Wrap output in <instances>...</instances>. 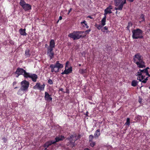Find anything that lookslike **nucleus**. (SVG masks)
I'll return each instance as SVG.
<instances>
[{
	"label": "nucleus",
	"instance_id": "obj_17",
	"mask_svg": "<svg viewBox=\"0 0 150 150\" xmlns=\"http://www.w3.org/2000/svg\"><path fill=\"white\" fill-rule=\"evenodd\" d=\"M100 130L99 129H97L96 132H95L94 135L95 136V137H97L98 138V137L100 135Z\"/></svg>",
	"mask_w": 150,
	"mask_h": 150
},
{
	"label": "nucleus",
	"instance_id": "obj_48",
	"mask_svg": "<svg viewBox=\"0 0 150 150\" xmlns=\"http://www.w3.org/2000/svg\"><path fill=\"white\" fill-rule=\"evenodd\" d=\"M62 91V92H64L63 91V89H62V88H59V91Z\"/></svg>",
	"mask_w": 150,
	"mask_h": 150
},
{
	"label": "nucleus",
	"instance_id": "obj_7",
	"mask_svg": "<svg viewBox=\"0 0 150 150\" xmlns=\"http://www.w3.org/2000/svg\"><path fill=\"white\" fill-rule=\"evenodd\" d=\"M21 87L24 91H27L29 86V83L26 80H24L21 83Z\"/></svg>",
	"mask_w": 150,
	"mask_h": 150
},
{
	"label": "nucleus",
	"instance_id": "obj_47",
	"mask_svg": "<svg viewBox=\"0 0 150 150\" xmlns=\"http://www.w3.org/2000/svg\"><path fill=\"white\" fill-rule=\"evenodd\" d=\"M72 10V8H70L69 10L68 11V14L69 15V13Z\"/></svg>",
	"mask_w": 150,
	"mask_h": 150
},
{
	"label": "nucleus",
	"instance_id": "obj_2",
	"mask_svg": "<svg viewBox=\"0 0 150 150\" xmlns=\"http://www.w3.org/2000/svg\"><path fill=\"white\" fill-rule=\"evenodd\" d=\"M84 33V31H74L73 33L69 34L68 37L72 38L74 40L79 39L81 38H83L86 36L81 35Z\"/></svg>",
	"mask_w": 150,
	"mask_h": 150
},
{
	"label": "nucleus",
	"instance_id": "obj_38",
	"mask_svg": "<svg viewBox=\"0 0 150 150\" xmlns=\"http://www.w3.org/2000/svg\"><path fill=\"white\" fill-rule=\"evenodd\" d=\"M146 69H139V71H141V73H142V74H145L146 72H147L146 71Z\"/></svg>",
	"mask_w": 150,
	"mask_h": 150
},
{
	"label": "nucleus",
	"instance_id": "obj_36",
	"mask_svg": "<svg viewBox=\"0 0 150 150\" xmlns=\"http://www.w3.org/2000/svg\"><path fill=\"white\" fill-rule=\"evenodd\" d=\"M142 75V73H141V71H139V69L138 71L137 72V73L136 74V76H140Z\"/></svg>",
	"mask_w": 150,
	"mask_h": 150
},
{
	"label": "nucleus",
	"instance_id": "obj_32",
	"mask_svg": "<svg viewBox=\"0 0 150 150\" xmlns=\"http://www.w3.org/2000/svg\"><path fill=\"white\" fill-rule=\"evenodd\" d=\"M123 8L120 5H119V6H118V7H115V10H122Z\"/></svg>",
	"mask_w": 150,
	"mask_h": 150
},
{
	"label": "nucleus",
	"instance_id": "obj_59",
	"mask_svg": "<svg viewBox=\"0 0 150 150\" xmlns=\"http://www.w3.org/2000/svg\"><path fill=\"white\" fill-rule=\"evenodd\" d=\"M149 89H150V86H149Z\"/></svg>",
	"mask_w": 150,
	"mask_h": 150
},
{
	"label": "nucleus",
	"instance_id": "obj_54",
	"mask_svg": "<svg viewBox=\"0 0 150 150\" xmlns=\"http://www.w3.org/2000/svg\"><path fill=\"white\" fill-rule=\"evenodd\" d=\"M84 150H90V149H88L87 148H85L84 149Z\"/></svg>",
	"mask_w": 150,
	"mask_h": 150
},
{
	"label": "nucleus",
	"instance_id": "obj_56",
	"mask_svg": "<svg viewBox=\"0 0 150 150\" xmlns=\"http://www.w3.org/2000/svg\"><path fill=\"white\" fill-rule=\"evenodd\" d=\"M44 150H48L47 149V148H45Z\"/></svg>",
	"mask_w": 150,
	"mask_h": 150
},
{
	"label": "nucleus",
	"instance_id": "obj_35",
	"mask_svg": "<svg viewBox=\"0 0 150 150\" xmlns=\"http://www.w3.org/2000/svg\"><path fill=\"white\" fill-rule=\"evenodd\" d=\"M126 0H122V2L120 5L122 8H123L124 4H126Z\"/></svg>",
	"mask_w": 150,
	"mask_h": 150
},
{
	"label": "nucleus",
	"instance_id": "obj_24",
	"mask_svg": "<svg viewBox=\"0 0 150 150\" xmlns=\"http://www.w3.org/2000/svg\"><path fill=\"white\" fill-rule=\"evenodd\" d=\"M106 17H104L103 18L102 20L101 21V25L103 26L105 25V22H106Z\"/></svg>",
	"mask_w": 150,
	"mask_h": 150
},
{
	"label": "nucleus",
	"instance_id": "obj_6",
	"mask_svg": "<svg viewBox=\"0 0 150 150\" xmlns=\"http://www.w3.org/2000/svg\"><path fill=\"white\" fill-rule=\"evenodd\" d=\"M28 72H27L23 68L18 67L16 69L15 72V74L17 75L16 76V77H18L20 75H23L24 77L25 78Z\"/></svg>",
	"mask_w": 150,
	"mask_h": 150
},
{
	"label": "nucleus",
	"instance_id": "obj_23",
	"mask_svg": "<svg viewBox=\"0 0 150 150\" xmlns=\"http://www.w3.org/2000/svg\"><path fill=\"white\" fill-rule=\"evenodd\" d=\"M145 77V76L143 75L140 76H138L137 77V79L139 80V81L142 82V81L143 80Z\"/></svg>",
	"mask_w": 150,
	"mask_h": 150
},
{
	"label": "nucleus",
	"instance_id": "obj_53",
	"mask_svg": "<svg viewBox=\"0 0 150 150\" xmlns=\"http://www.w3.org/2000/svg\"><path fill=\"white\" fill-rule=\"evenodd\" d=\"M87 18H89L91 19H92L93 18V17H91V16H87Z\"/></svg>",
	"mask_w": 150,
	"mask_h": 150
},
{
	"label": "nucleus",
	"instance_id": "obj_21",
	"mask_svg": "<svg viewBox=\"0 0 150 150\" xmlns=\"http://www.w3.org/2000/svg\"><path fill=\"white\" fill-rule=\"evenodd\" d=\"M138 83L137 81L136 80H133L131 83V85L133 87L136 86Z\"/></svg>",
	"mask_w": 150,
	"mask_h": 150
},
{
	"label": "nucleus",
	"instance_id": "obj_10",
	"mask_svg": "<svg viewBox=\"0 0 150 150\" xmlns=\"http://www.w3.org/2000/svg\"><path fill=\"white\" fill-rule=\"evenodd\" d=\"M72 71V67H71L70 68L68 69H65L64 71L62 72L61 73V74L62 75H64V74H69L71 73Z\"/></svg>",
	"mask_w": 150,
	"mask_h": 150
},
{
	"label": "nucleus",
	"instance_id": "obj_44",
	"mask_svg": "<svg viewBox=\"0 0 150 150\" xmlns=\"http://www.w3.org/2000/svg\"><path fill=\"white\" fill-rule=\"evenodd\" d=\"M108 14V12H107L106 11V10H104V17H106V15L107 14Z\"/></svg>",
	"mask_w": 150,
	"mask_h": 150
},
{
	"label": "nucleus",
	"instance_id": "obj_51",
	"mask_svg": "<svg viewBox=\"0 0 150 150\" xmlns=\"http://www.w3.org/2000/svg\"><path fill=\"white\" fill-rule=\"evenodd\" d=\"M134 0H127L128 1H129L130 2H132Z\"/></svg>",
	"mask_w": 150,
	"mask_h": 150
},
{
	"label": "nucleus",
	"instance_id": "obj_20",
	"mask_svg": "<svg viewBox=\"0 0 150 150\" xmlns=\"http://www.w3.org/2000/svg\"><path fill=\"white\" fill-rule=\"evenodd\" d=\"M87 70L86 69H80L79 70V72L81 74H84L87 73Z\"/></svg>",
	"mask_w": 150,
	"mask_h": 150
},
{
	"label": "nucleus",
	"instance_id": "obj_49",
	"mask_svg": "<svg viewBox=\"0 0 150 150\" xmlns=\"http://www.w3.org/2000/svg\"><path fill=\"white\" fill-rule=\"evenodd\" d=\"M17 83V82L16 81H14L13 82V86H14V85H16Z\"/></svg>",
	"mask_w": 150,
	"mask_h": 150
},
{
	"label": "nucleus",
	"instance_id": "obj_34",
	"mask_svg": "<svg viewBox=\"0 0 150 150\" xmlns=\"http://www.w3.org/2000/svg\"><path fill=\"white\" fill-rule=\"evenodd\" d=\"M130 124V119L129 118H127V121L126 122V123H125V125H128V126H129V125Z\"/></svg>",
	"mask_w": 150,
	"mask_h": 150
},
{
	"label": "nucleus",
	"instance_id": "obj_37",
	"mask_svg": "<svg viewBox=\"0 0 150 150\" xmlns=\"http://www.w3.org/2000/svg\"><path fill=\"white\" fill-rule=\"evenodd\" d=\"M108 30V28L106 26H105L103 28L101 29V31L102 32H105V30Z\"/></svg>",
	"mask_w": 150,
	"mask_h": 150
},
{
	"label": "nucleus",
	"instance_id": "obj_52",
	"mask_svg": "<svg viewBox=\"0 0 150 150\" xmlns=\"http://www.w3.org/2000/svg\"><path fill=\"white\" fill-rule=\"evenodd\" d=\"M62 19V17L61 16H60L59 18V20H61Z\"/></svg>",
	"mask_w": 150,
	"mask_h": 150
},
{
	"label": "nucleus",
	"instance_id": "obj_29",
	"mask_svg": "<svg viewBox=\"0 0 150 150\" xmlns=\"http://www.w3.org/2000/svg\"><path fill=\"white\" fill-rule=\"evenodd\" d=\"M81 24L82 25L83 24H84V25L86 26V28H89V26L87 25L86 22L85 21H84L83 22H81Z\"/></svg>",
	"mask_w": 150,
	"mask_h": 150
},
{
	"label": "nucleus",
	"instance_id": "obj_43",
	"mask_svg": "<svg viewBox=\"0 0 150 150\" xmlns=\"http://www.w3.org/2000/svg\"><path fill=\"white\" fill-rule=\"evenodd\" d=\"M2 139L3 140L4 142L5 143L6 142H7V139L5 137L2 138Z\"/></svg>",
	"mask_w": 150,
	"mask_h": 150
},
{
	"label": "nucleus",
	"instance_id": "obj_41",
	"mask_svg": "<svg viewBox=\"0 0 150 150\" xmlns=\"http://www.w3.org/2000/svg\"><path fill=\"white\" fill-rule=\"evenodd\" d=\"M91 29L90 28L88 30L85 31V32H85L86 34H88L91 31Z\"/></svg>",
	"mask_w": 150,
	"mask_h": 150
},
{
	"label": "nucleus",
	"instance_id": "obj_39",
	"mask_svg": "<svg viewBox=\"0 0 150 150\" xmlns=\"http://www.w3.org/2000/svg\"><path fill=\"white\" fill-rule=\"evenodd\" d=\"M144 79L142 81V83H146L148 80V77H147L145 79L144 78Z\"/></svg>",
	"mask_w": 150,
	"mask_h": 150
},
{
	"label": "nucleus",
	"instance_id": "obj_15",
	"mask_svg": "<svg viewBox=\"0 0 150 150\" xmlns=\"http://www.w3.org/2000/svg\"><path fill=\"white\" fill-rule=\"evenodd\" d=\"M112 9V6L111 5H110L105 9V10H106V11L108 12V13L110 14L112 13L111 9Z\"/></svg>",
	"mask_w": 150,
	"mask_h": 150
},
{
	"label": "nucleus",
	"instance_id": "obj_40",
	"mask_svg": "<svg viewBox=\"0 0 150 150\" xmlns=\"http://www.w3.org/2000/svg\"><path fill=\"white\" fill-rule=\"evenodd\" d=\"M48 83L50 84H52L53 82L52 80L49 79L48 81Z\"/></svg>",
	"mask_w": 150,
	"mask_h": 150
},
{
	"label": "nucleus",
	"instance_id": "obj_22",
	"mask_svg": "<svg viewBox=\"0 0 150 150\" xmlns=\"http://www.w3.org/2000/svg\"><path fill=\"white\" fill-rule=\"evenodd\" d=\"M25 55L26 57H29L30 56V50L28 49L26 50L25 51Z\"/></svg>",
	"mask_w": 150,
	"mask_h": 150
},
{
	"label": "nucleus",
	"instance_id": "obj_25",
	"mask_svg": "<svg viewBox=\"0 0 150 150\" xmlns=\"http://www.w3.org/2000/svg\"><path fill=\"white\" fill-rule=\"evenodd\" d=\"M95 26L99 30H101L102 28L103 27L101 25L98 24L97 23L95 24Z\"/></svg>",
	"mask_w": 150,
	"mask_h": 150
},
{
	"label": "nucleus",
	"instance_id": "obj_33",
	"mask_svg": "<svg viewBox=\"0 0 150 150\" xmlns=\"http://www.w3.org/2000/svg\"><path fill=\"white\" fill-rule=\"evenodd\" d=\"M140 17L142 19V20L141 21V22L145 21L144 15L143 14H142L141 15ZM140 22H141V21H140Z\"/></svg>",
	"mask_w": 150,
	"mask_h": 150
},
{
	"label": "nucleus",
	"instance_id": "obj_45",
	"mask_svg": "<svg viewBox=\"0 0 150 150\" xmlns=\"http://www.w3.org/2000/svg\"><path fill=\"white\" fill-rule=\"evenodd\" d=\"M145 74H146V75L148 76L149 77L150 76V74H149V73L148 71L146 72V73H145Z\"/></svg>",
	"mask_w": 150,
	"mask_h": 150
},
{
	"label": "nucleus",
	"instance_id": "obj_50",
	"mask_svg": "<svg viewBox=\"0 0 150 150\" xmlns=\"http://www.w3.org/2000/svg\"><path fill=\"white\" fill-rule=\"evenodd\" d=\"M149 69V67H147L145 69H146V71L147 72H148V69Z\"/></svg>",
	"mask_w": 150,
	"mask_h": 150
},
{
	"label": "nucleus",
	"instance_id": "obj_28",
	"mask_svg": "<svg viewBox=\"0 0 150 150\" xmlns=\"http://www.w3.org/2000/svg\"><path fill=\"white\" fill-rule=\"evenodd\" d=\"M94 137V136L93 135H90L89 136L88 138L89 142H92L93 141Z\"/></svg>",
	"mask_w": 150,
	"mask_h": 150
},
{
	"label": "nucleus",
	"instance_id": "obj_55",
	"mask_svg": "<svg viewBox=\"0 0 150 150\" xmlns=\"http://www.w3.org/2000/svg\"><path fill=\"white\" fill-rule=\"evenodd\" d=\"M88 111H87V112H86V116H88Z\"/></svg>",
	"mask_w": 150,
	"mask_h": 150
},
{
	"label": "nucleus",
	"instance_id": "obj_58",
	"mask_svg": "<svg viewBox=\"0 0 150 150\" xmlns=\"http://www.w3.org/2000/svg\"><path fill=\"white\" fill-rule=\"evenodd\" d=\"M79 66H81V64H79Z\"/></svg>",
	"mask_w": 150,
	"mask_h": 150
},
{
	"label": "nucleus",
	"instance_id": "obj_14",
	"mask_svg": "<svg viewBox=\"0 0 150 150\" xmlns=\"http://www.w3.org/2000/svg\"><path fill=\"white\" fill-rule=\"evenodd\" d=\"M25 29H23L22 28L20 29L19 31L21 35L23 36H26L27 35V33L25 32Z\"/></svg>",
	"mask_w": 150,
	"mask_h": 150
},
{
	"label": "nucleus",
	"instance_id": "obj_57",
	"mask_svg": "<svg viewBox=\"0 0 150 150\" xmlns=\"http://www.w3.org/2000/svg\"><path fill=\"white\" fill-rule=\"evenodd\" d=\"M18 87H15L14 88V89H16V88H18Z\"/></svg>",
	"mask_w": 150,
	"mask_h": 150
},
{
	"label": "nucleus",
	"instance_id": "obj_26",
	"mask_svg": "<svg viewBox=\"0 0 150 150\" xmlns=\"http://www.w3.org/2000/svg\"><path fill=\"white\" fill-rule=\"evenodd\" d=\"M132 24L131 22H129L128 23V25L127 27V30L130 31V28L132 26Z\"/></svg>",
	"mask_w": 150,
	"mask_h": 150
},
{
	"label": "nucleus",
	"instance_id": "obj_30",
	"mask_svg": "<svg viewBox=\"0 0 150 150\" xmlns=\"http://www.w3.org/2000/svg\"><path fill=\"white\" fill-rule=\"evenodd\" d=\"M45 86V85L44 84H43L42 85L40 86V87L39 88V89L41 91H43L44 89Z\"/></svg>",
	"mask_w": 150,
	"mask_h": 150
},
{
	"label": "nucleus",
	"instance_id": "obj_3",
	"mask_svg": "<svg viewBox=\"0 0 150 150\" xmlns=\"http://www.w3.org/2000/svg\"><path fill=\"white\" fill-rule=\"evenodd\" d=\"M132 38L133 39H142L143 36L142 35L143 31L139 28L133 29L132 31Z\"/></svg>",
	"mask_w": 150,
	"mask_h": 150
},
{
	"label": "nucleus",
	"instance_id": "obj_1",
	"mask_svg": "<svg viewBox=\"0 0 150 150\" xmlns=\"http://www.w3.org/2000/svg\"><path fill=\"white\" fill-rule=\"evenodd\" d=\"M133 61L138 67L142 68L146 67L145 62L143 56L139 53H137L133 56Z\"/></svg>",
	"mask_w": 150,
	"mask_h": 150
},
{
	"label": "nucleus",
	"instance_id": "obj_5",
	"mask_svg": "<svg viewBox=\"0 0 150 150\" xmlns=\"http://www.w3.org/2000/svg\"><path fill=\"white\" fill-rule=\"evenodd\" d=\"M19 4L25 11H29L32 9L31 5L28 4H26L25 0H20Z\"/></svg>",
	"mask_w": 150,
	"mask_h": 150
},
{
	"label": "nucleus",
	"instance_id": "obj_61",
	"mask_svg": "<svg viewBox=\"0 0 150 150\" xmlns=\"http://www.w3.org/2000/svg\"><path fill=\"white\" fill-rule=\"evenodd\" d=\"M142 86H141V87H142Z\"/></svg>",
	"mask_w": 150,
	"mask_h": 150
},
{
	"label": "nucleus",
	"instance_id": "obj_8",
	"mask_svg": "<svg viewBox=\"0 0 150 150\" xmlns=\"http://www.w3.org/2000/svg\"><path fill=\"white\" fill-rule=\"evenodd\" d=\"M29 78L31 79L33 82H35L37 81V79L38 78V76L37 75L34 74H31L28 73L25 78Z\"/></svg>",
	"mask_w": 150,
	"mask_h": 150
},
{
	"label": "nucleus",
	"instance_id": "obj_46",
	"mask_svg": "<svg viewBox=\"0 0 150 150\" xmlns=\"http://www.w3.org/2000/svg\"><path fill=\"white\" fill-rule=\"evenodd\" d=\"M66 92H64V93H69V91L68 89H66Z\"/></svg>",
	"mask_w": 150,
	"mask_h": 150
},
{
	"label": "nucleus",
	"instance_id": "obj_12",
	"mask_svg": "<svg viewBox=\"0 0 150 150\" xmlns=\"http://www.w3.org/2000/svg\"><path fill=\"white\" fill-rule=\"evenodd\" d=\"M45 98L46 100L52 101V100L51 96L49 95L48 93L47 92H45Z\"/></svg>",
	"mask_w": 150,
	"mask_h": 150
},
{
	"label": "nucleus",
	"instance_id": "obj_11",
	"mask_svg": "<svg viewBox=\"0 0 150 150\" xmlns=\"http://www.w3.org/2000/svg\"><path fill=\"white\" fill-rule=\"evenodd\" d=\"M64 136H59V137H57L55 138V141H52L53 144L55 143L56 142H58L60 141H62L64 139Z\"/></svg>",
	"mask_w": 150,
	"mask_h": 150
},
{
	"label": "nucleus",
	"instance_id": "obj_19",
	"mask_svg": "<svg viewBox=\"0 0 150 150\" xmlns=\"http://www.w3.org/2000/svg\"><path fill=\"white\" fill-rule=\"evenodd\" d=\"M24 91L22 88H21L18 90L17 93V94L21 96L24 93Z\"/></svg>",
	"mask_w": 150,
	"mask_h": 150
},
{
	"label": "nucleus",
	"instance_id": "obj_60",
	"mask_svg": "<svg viewBox=\"0 0 150 150\" xmlns=\"http://www.w3.org/2000/svg\"><path fill=\"white\" fill-rule=\"evenodd\" d=\"M116 13H117V11H116Z\"/></svg>",
	"mask_w": 150,
	"mask_h": 150
},
{
	"label": "nucleus",
	"instance_id": "obj_31",
	"mask_svg": "<svg viewBox=\"0 0 150 150\" xmlns=\"http://www.w3.org/2000/svg\"><path fill=\"white\" fill-rule=\"evenodd\" d=\"M90 145L92 147H94L96 145L95 142L92 141V142H89Z\"/></svg>",
	"mask_w": 150,
	"mask_h": 150
},
{
	"label": "nucleus",
	"instance_id": "obj_27",
	"mask_svg": "<svg viewBox=\"0 0 150 150\" xmlns=\"http://www.w3.org/2000/svg\"><path fill=\"white\" fill-rule=\"evenodd\" d=\"M40 83H37L35 86L33 87L34 89H39L40 87Z\"/></svg>",
	"mask_w": 150,
	"mask_h": 150
},
{
	"label": "nucleus",
	"instance_id": "obj_4",
	"mask_svg": "<svg viewBox=\"0 0 150 150\" xmlns=\"http://www.w3.org/2000/svg\"><path fill=\"white\" fill-rule=\"evenodd\" d=\"M63 67L62 64H60L59 61H57L54 64H51L50 66V68L51 69V72L53 73L55 72V73L58 72L60 69Z\"/></svg>",
	"mask_w": 150,
	"mask_h": 150
},
{
	"label": "nucleus",
	"instance_id": "obj_13",
	"mask_svg": "<svg viewBox=\"0 0 150 150\" xmlns=\"http://www.w3.org/2000/svg\"><path fill=\"white\" fill-rule=\"evenodd\" d=\"M55 46V43L54 40H51L50 42V45L47 48L53 49Z\"/></svg>",
	"mask_w": 150,
	"mask_h": 150
},
{
	"label": "nucleus",
	"instance_id": "obj_42",
	"mask_svg": "<svg viewBox=\"0 0 150 150\" xmlns=\"http://www.w3.org/2000/svg\"><path fill=\"white\" fill-rule=\"evenodd\" d=\"M69 61H68L66 63L65 69H66L67 67H68L69 64Z\"/></svg>",
	"mask_w": 150,
	"mask_h": 150
},
{
	"label": "nucleus",
	"instance_id": "obj_9",
	"mask_svg": "<svg viewBox=\"0 0 150 150\" xmlns=\"http://www.w3.org/2000/svg\"><path fill=\"white\" fill-rule=\"evenodd\" d=\"M47 49V54L50 57V59H52L54 57V55L53 49Z\"/></svg>",
	"mask_w": 150,
	"mask_h": 150
},
{
	"label": "nucleus",
	"instance_id": "obj_18",
	"mask_svg": "<svg viewBox=\"0 0 150 150\" xmlns=\"http://www.w3.org/2000/svg\"><path fill=\"white\" fill-rule=\"evenodd\" d=\"M122 2V0H114L115 5V6H119Z\"/></svg>",
	"mask_w": 150,
	"mask_h": 150
},
{
	"label": "nucleus",
	"instance_id": "obj_16",
	"mask_svg": "<svg viewBox=\"0 0 150 150\" xmlns=\"http://www.w3.org/2000/svg\"><path fill=\"white\" fill-rule=\"evenodd\" d=\"M53 143L52 141H49L47 142H46L44 145V147L45 148H47L48 147L50 146L52 144H53Z\"/></svg>",
	"mask_w": 150,
	"mask_h": 150
}]
</instances>
